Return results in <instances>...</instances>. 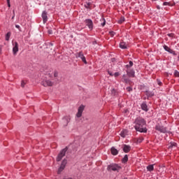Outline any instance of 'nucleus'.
<instances>
[{"label":"nucleus","mask_w":179,"mask_h":179,"mask_svg":"<svg viewBox=\"0 0 179 179\" xmlns=\"http://www.w3.org/2000/svg\"><path fill=\"white\" fill-rule=\"evenodd\" d=\"M81 59L83 62H84L85 64H87V62L86 61V57L85 56L81 57Z\"/></svg>","instance_id":"nucleus-29"},{"label":"nucleus","mask_w":179,"mask_h":179,"mask_svg":"<svg viewBox=\"0 0 179 179\" xmlns=\"http://www.w3.org/2000/svg\"><path fill=\"white\" fill-rule=\"evenodd\" d=\"M24 85H26V83H24V80H22L21 87H24Z\"/></svg>","instance_id":"nucleus-34"},{"label":"nucleus","mask_w":179,"mask_h":179,"mask_svg":"<svg viewBox=\"0 0 179 179\" xmlns=\"http://www.w3.org/2000/svg\"><path fill=\"white\" fill-rule=\"evenodd\" d=\"M174 76H176V78H179V72H178V71H177V70L175 71Z\"/></svg>","instance_id":"nucleus-28"},{"label":"nucleus","mask_w":179,"mask_h":179,"mask_svg":"<svg viewBox=\"0 0 179 179\" xmlns=\"http://www.w3.org/2000/svg\"><path fill=\"white\" fill-rule=\"evenodd\" d=\"M124 113H128V109H126V110H124Z\"/></svg>","instance_id":"nucleus-50"},{"label":"nucleus","mask_w":179,"mask_h":179,"mask_svg":"<svg viewBox=\"0 0 179 179\" xmlns=\"http://www.w3.org/2000/svg\"><path fill=\"white\" fill-rule=\"evenodd\" d=\"M12 19H15V10H13V15L12 17Z\"/></svg>","instance_id":"nucleus-45"},{"label":"nucleus","mask_w":179,"mask_h":179,"mask_svg":"<svg viewBox=\"0 0 179 179\" xmlns=\"http://www.w3.org/2000/svg\"><path fill=\"white\" fill-rule=\"evenodd\" d=\"M129 64H127L126 66L127 68H131V66H133V65H134V62H132V61H129Z\"/></svg>","instance_id":"nucleus-25"},{"label":"nucleus","mask_w":179,"mask_h":179,"mask_svg":"<svg viewBox=\"0 0 179 179\" xmlns=\"http://www.w3.org/2000/svg\"><path fill=\"white\" fill-rule=\"evenodd\" d=\"M109 34H110L111 37H114V35L115 34V32L111 31L109 32Z\"/></svg>","instance_id":"nucleus-33"},{"label":"nucleus","mask_w":179,"mask_h":179,"mask_svg":"<svg viewBox=\"0 0 179 179\" xmlns=\"http://www.w3.org/2000/svg\"><path fill=\"white\" fill-rule=\"evenodd\" d=\"M123 78H125V75L123 76Z\"/></svg>","instance_id":"nucleus-54"},{"label":"nucleus","mask_w":179,"mask_h":179,"mask_svg":"<svg viewBox=\"0 0 179 179\" xmlns=\"http://www.w3.org/2000/svg\"><path fill=\"white\" fill-rule=\"evenodd\" d=\"M66 152L67 154L72 153V150L69 148V147H66L62 150L57 157V162H61V160H62V157L66 155Z\"/></svg>","instance_id":"nucleus-2"},{"label":"nucleus","mask_w":179,"mask_h":179,"mask_svg":"<svg viewBox=\"0 0 179 179\" xmlns=\"http://www.w3.org/2000/svg\"><path fill=\"white\" fill-rule=\"evenodd\" d=\"M63 179H72V178H64Z\"/></svg>","instance_id":"nucleus-49"},{"label":"nucleus","mask_w":179,"mask_h":179,"mask_svg":"<svg viewBox=\"0 0 179 179\" xmlns=\"http://www.w3.org/2000/svg\"><path fill=\"white\" fill-rule=\"evenodd\" d=\"M108 171H120L121 170V166L116 164H112L108 166Z\"/></svg>","instance_id":"nucleus-3"},{"label":"nucleus","mask_w":179,"mask_h":179,"mask_svg":"<svg viewBox=\"0 0 179 179\" xmlns=\"http://www.w3.org/2000/svg\"><path fill=\"white\" fill-rule=\"evenodd\" d=\"M164 49L165 50V51H167V52H169V54H173V55H177V54L176 53V52L174 50H173L172 49H171L170 48H169V46L164 45Z\"/></svg>","instance_id":"nucleus-10"},{"label":"nucleus","mask_w":179,"mask_h":179,"mask_svg":"<svg viewBox=\"0 0 179 179\" xmlns=\"http://www.w3.org/2000/svg\"><path fill=\"white\" fill-rule=\"evenodd\" d=\"M110 151L111 154L113 155V156H117V155H118V150L115 149V147H112Z\"/></svg>","instance_id":"nucleus-15"},{"label":"nucleus","mask_w":179,"mask_h":179,"mask_svg":"<svg viewBox=\"0 0 179 179\" xmlns=\"http://www.w3.org/2000/svg\"><path fill=\"white\" fill-rule=\"evenodd\" d=\"M90 5H92V3H87L86 4H85V8H86L87 9H90Z\"/></svg>","instance_id":"nucleus-24"},{"label":"nucleus","mask_w":179,"mask_h":179,"mask_svg":"<svg viewBox=\"0 0 179 179\" xmlns=\"http://www.w3.org/2000/svg\"><path fill=\"white\" fill-rule=\"evenodd\" d=\"M130 150H131V146L125 144L123 145V152H124V153H128V152H129Z\"/></svg>","instance_id":"nucleus-14"},{"label":"nucleus","mask_w":179,"mask_h":179,"mask_svg":"<svg viewBox=\"0 0 179 179\" xmlns=\"http://www.w3.org/2000/svg\"><path fill=\"white\" fill-rule=\"evenodd\" d=\"M84 56L85 55H83V52H80L76 54V58H80V59L83 58Z\"/></svg>","instance_id":"nucleus-18"},{"label":"nucleus","mask_w":179,"mask_h":179,"mask_svg":"<svg viewBox=\"0 0 179 179\" xmlns=\"http://www.w3.org/2000/svg\"><path fill=\"white\" fill-rule=\"evenodd\" d=\"M157 9H160V6H157Z\"/></svg>","instance_id":"nucleus-52"},{"label":"nucleus","mask_w":179,"mask_h":179,"mask_svg":"<svg viewBox=\"0 0 179 179\" xmlns=\"http://www.w3.org/2000/svg\"><path fill=\"white\" fill-rule=\"evenodd\" d=\"M8 8H10V0H6Z\"/></svg>","instance_id":"nucleus-37"},{"label":"nucleus","mask_w":179,"mask_h":179,"mask_svg":"<svg viewBox=\"0 0 179 179\" xmlns=\"http://www.w3.org/2000/svg\"><path fill=\"white\" fill-rule=\"evenodd\" d=\"M49 45H50L51 47H52V45H54V43H49Z\"/></svg>","instance_id":"nucleus-47"},{"label":"nucleus","mask_w":179,"mask_h":179,"mask_svg":"<svg viewBox=\"0 0 179 179\" xmlns=\"http://www.w3.org/2000/svg\"><path fill=\"white\" fill-rule=\"evenodd\" d=\"M152 1H157V0H152Z\"/></svg>","instance_id":"nucleus-55"},{"label":"nucleus","mask_w":179,"mask_h":179,"mask_svg":"<svg viewBox=\"0 0 179 179\" xmlns=\"http://www.w3.org/2000/svg\"><path fill=\"white\" fill-rule=\"evenodd\" d=\"M113 75H114L115 78H117V77L120 76V73L116 72Z\"/></svg>","instance_id":"nucleus-36"},{"label":"nucleus","mask_w":179,"mask_h":179,"mask_svg":"<svg viewBox=\"0 0 179 179\" xmlns=\"http://www.w3.org/2000/svg\"><path fill=\"white\" fill-rule=\"evenodd\" d=\"M127 134L128 130L127 129H124L120 132V136H122V138H125V136H127Z\"/></svg>","instance_id":"nucleus-17"},{"label":"nucleus","mask_w":179,"mask_h":179,"mask_svg":"<svg viewBox=\"0 0 179 179\" xmlns=\"http://www.w3.org/2000/svg\"><path fill=\"white\" fill-rule=\"evenodd\" d=\"M13 44V55H16L17 52H19V43H17V41H12Z\"/></svg>","instance_id":"nucleus-4"},{"label":"nucleus","mask_w":179,"mask_h":179,"mask_svg":"<svg viewBox=\"0 0 179 179\" xmlns=\"http://www.w3.org/2000/svg\"><path fill=\"white\" fill-rule=\"evenodd\" d=\"M122 163H127L128 162V155H125L122 159Z\"/></svg>","instance_id":"nucleus-20"},{"label":"nucleus","mask_w":179,"mask_h":179,"mask_svg":"<svg viewBox=\"0 0 179 179\" xmlns=\"http://www.w3.org/2000/svg\"><path fill=\"white\" fill-rule=\"evenodd\" d=\"M42 18L43 20V23H47L48 20V17L47 16V11H43L42 13Z\"/></svg>","instance_id":"nucleus-13"},{"label":"nucleus","mask_w":179,"mask_h":179,"mask_svg":"<svg viewBox=\"0 0 179 179\" xmlns=\"http://www.w3.org/2000/svg\"><path fill=\"white\" fill-rule=\"evenodd\" d=\"M71 122V116H65L63 117V125L64 127H68V124Z\"/></svg>","instance_id":"nucleus-9"},{"label":"nucleus","mask_w":179,"mask_h":179,"mask_svg":"<svg viewBox=\"0 0 179 179\" xmlns=\"http://www.w3.org/2000/svg\"><path fill=\"white\" fill-rule=\"evenodd\" d=\"M111 94L113 96H115V89H113L112 91H111Z\"/></svg>","instance_id":"nucleus-35"},{"label":"nucleus","mask_w":179,"mask_h":179,"mask_svg":"<svg viewBox=\"0 0 179 179\" xmlns=\"http://www.w3.org/2000/svg\"><path fill=\"white\" fill-rule=\"evenodd\" d=\"M42 86H44V87H47L48 86H52L54 83L51 82L50 80H45L41 82Z\"/></svg>","instance_id":"nucleus-8"},{"label":"nucleus","mask_w":179,"mask_h":179,"mask_svg":"<svg viewBox=\"0 0 179 179\" xmlns=\"http://www.w3.org/2000/svg\"><path fill=\"white\" fill-rule=\"evenodd\" d=\"M173 146H177V143H171V145H169V148H173Z\"/></svg>","instance_id":"nucleus-32"},{"label":"nucleus","mask_w":179,"mask_h":179,"mask_svg":"<svg viewBox=\"0 0 179 179\" xmlns=\"http://www.w3.org/2000/svg\"><path fill=\"white\" fill-rule=\"evenodd\" d=\"M124 81L126 82V83H128V79H124Z\"/></svg>","instance_id":"nucleus-48"},{"label":"nucleus","mask_w":179,"mask_h":179,"mask_svg":"<svg viewBox=\"0 0 179 179\" xmlns=\"http://www.w3.org/2000/svg\"><path fill=\"white\" fill-rule=\"evenodd\" d=\"M171 34H168V36H171Z\"/></svg>","instance_id":"nucleus-53"},{"label":"nucleus","mask_w":179,"mask_h":179,"mask_svg":"<svg viewBox=\"0 0 179 179\" xmlns=\"http://www.w3.org/2000/svg\"><path fill=\"white\" fill-rule=\"evenodd\" d=\"M81 59L83 62H84L85 64H87V62L86 61V57L85 56L81 57Z\"/></svg>","instance_id":"nucleus-30"},{"label":"nucleus","mask_w":179,"mask_h":179,"mask_svg":"<svg viewBox=\"0 0 179 179\" xmlns=\"http://www.w3.org/2000/svg\"><path fill=\"white\" fill-rule=\"evenodd\" d=\"M147 170L148 171H153L154 170L153 165H149L148 166H147Z\"/></svg>","instance_id":"nucleus-22"},{"label":"nucleus","mask_w":179,"mask_h":179,"mask_svg":"<svg viewBox=\"0 0 179 179\" xmlns=\"http://www.w3.org/2000/svg\"><path fill=\"white\" fill-rule=\"evenodd\" d=\"M78 151V149H74L73 150V152H77Z\"/></svg>","instance_id":"nucleus-51"},{"label":"nucleus","mask_w":179,"mask_h":179,"mask_svg":"<svg viewBox=\"0 0 179 179\" xmlns=\"http://www.w3.org/2000/svg\"><path fill=\"white\" fill-rule=\"evenodd\" d=\"M85 24L89 27V29H93V21L92 20H85Z\"/></svg>","instance_id":"nucleus-11"},{"label":"nucleus","mask_w":179,"mask_h":179,"mask_svg":"<svg viewBox=\"0 0 179 179\" xmlns=\"http://www.w3.org/2000/svg\"><path fill=\"white\" fill-rule=\"evenodd\" d=\"M127 92H132V87H127Z\"/></svg>","instance_id":"nucleus-38"},{"label":"nucleus","mask_w":179,"mask_h":179,"mask_svg":"<svg viewBox=\"0 0 179 179\" xmlns=\"http://www.w3.org/2000/svg\"><path fill=\"white\" fill-rule=\"evenodd\" d=\"M138 143H141L142 142V138H139L137 140Z\"/></svg>","instance_id":"nucleus-43"},{"label":"nucleus","mask_w":179,"mask_h":179,"mask_svg":"<svg viewBox=\"0 0 179 179\" xmlns=\"http://www.w3.org/2000/svg\"><path fill=\"white\" fill-rule=\"evenodd\" d=\"M16 29H18L20 30V31H22V30H20V26L19 25H15Z\"/></svg>","instance_id":"nucleus-41"},{"label":"nucleus","mask_w":179,"mask_h":179,"mask_svg":"<svg viewBox=\"0 0 179 179\" xmlns=\"http://www.w3.org/2000/svg\"><path fill=\"white\" fill-rule=\"evenodd\" d=\"M134 128L136 131L143 133L148 132V129H146V120H145V119H143V117H136L134 121Z\"/></svg>","instance_id":"nucleus-1"},{"label":"nucleus","mask_w":179,"mask_h":179,"mask_svg":"<svg viewBox=\"0 0 179 179\" xmlns=\"http://www.w3.org/2000/svg\"><path fill=\"white\" fill-rule=\"evenodd\" d=\"M68 163V162L66 161V159H64L62 162V164L60 165V167L58 169L57 171V174H61V172L64 170V169H65V166H66V164Z\"/></svg>","instance_id":"nucleus-6"},{"label":"nucleus","mask_w":179,"mask_h":179,"mask_svg":"<svg viewBox=\"0 0 179 179\" xmlns=\"http://www.w3.org/2000/svg\"><path fill=\"white\" fill-rule=\"evenodd\" d=\"M127 43H125V42H121L120 43V48H122V50H125V49H127Z\"/></svg>","instance_id":"nucleus-19"},{"label":"nucleus","mask_w":179,"mask_h":179,"mask_svg":"<svg viewBox=\"0 0 179 179\" xmlns=\"http://www.w3.org/2000/svg\"><path fill=\"white\" fill-rule=\"evenodd\" d=\"M155 129H156V131L162 132V134H166V132H167V128H166L164 126H162L160 124L156 125Z\"/></svg>","instance_id":"nucleus-5"},{"label":"nucleus","mask_w":179,"mask_h":179,"mask_svg":"<svg viewBox=\"0 0 179 179\" xmlns=\"http://www.w3.org/2000/svg\"><path fill=\"white\" fill-rule=\"evenodd\" d=\"M141 108L143 110V111H148L149 109L148 108V105L146 104V102H143L141 104Z\"/></svg>","instance_id":"nucleus-16"},{"label":"nucleus","mask_w":179,"mask_h":179,"mask_svg":"<svg viewBox=\"0 0 179 179\" xmlns=\"http://www.w3.org/2000/svg\"><path fill=\"white\" fill-rule=\"evenodd\" d=\"M101 20H102V23L101 24V26L103 27H104V26H106V19H104V18H101Z\"/></svg>","instance_id":"nucleus-27"},{"label":"nucleus","mask_w":179,"mask_h":179,"mask_svg":"<svg viewBox=\"0 0 179 179\" xmlns=\"http://www.w3.org/2000/svg\"><path fill=\"white\" fill-rule=\"evenodd\" d=\"M9 38H10V32H8L6 34V41H9Z\"/></svg>","instance_id":"nucleus-23"},{"label":"nucleus","mask_w":179,"mask_h":179,"mask_svg":"<svg viewBox=\"0 0 179 179\" xmlns=\"http://www.w3.org/2000/svg\"><path fill=\"white\" fill-rule=\"evenodd\" d=\"M127 73L128 76L135 78V71L133 69H127Z\"/></svg>","instance_id":"nucleus-12"},{"label":"nucleus","mask_w":179,"mask_h":179,"mask_svg":"<svg viewBox=\"0 0 179 179\" xmlns=\"http://www.w3.org/2000/svg\"><path fill=\"white\" fill-rule=\"evenodd\" d=\"M164 6H173V4H171V3L170 2H164L163 3Z\"/></svg>","instance_id":"nucleus-26"},{"label":"nucleus","mask_w":179,"mask_h":179,"mask_svg":"<svg viewBox=\"0 0 179 179\" xmlns=\"http://www.w3.org/2000/svg\"><path fill=\"white\" fill-rule=\"evenodd\" d=\"M48 34H52V30L49 29V30L48 31Z\"/></svg>","instance_id":"nucleus-42"},{"label":"nucleus","mask_w":179,"mask_h":179,"mask_svg":"<svg viewBox=\"0 0 179 179\" xmlns=\"http://www.w3.org/2000/svg\"><path fill=\"white\" fill-rule=\"evenodd\" d=\"M124 22H125V17H121L120 20H118L119 24L124 23Z\"/></svg>","instance_id":"nucleus-21"},{"label":"nucleus","mask_w":179,"mask_h":179,"mask_svg":"<svg viewBox=\"0 0 179 179\" xmlns=\"http://www.w3.org/2000/svg\"><path fill=\"white\" fill-rule=\"evenodd\" d=\"M83 110H85V106L83 105L80 106L78 108V113L76 114V117H78V118H80V117H82V113H83Z\"/></svg>","instance_id":"nucleus-7"},{"label":"nucleus","mask_w":179,"mask_h":179,"mask_svg":"<svg viewBox=\"0 0 179 179\" xmlns=\"http://www.w3.org/2000/svg\"><path fill=\"white\" fill-rule=\"evenodd\" d=\"M55 78H57L58 76V72L55 71L54 73Z\"/></svg>","instance_id":"nucleus-40"},{"label":"nucleus","mask_w":179,"mask_h":179,"mask_svg":"<svg viewBox=\"0 0 179 179\" xmlns=\"http://www.w3.org/2000/svg\"><path fill=\"white\" fill-rule=\"evenodd\" d=\"M157 85H159V86H162L163 85V83H162V81H160V80L157 79Z\"/></svg>","instance_id":"nucleus-31"},{"label":"nucleus","mask_w":179,"mask_h":179,"mask_svg":"<svg viewBox=\"0 0 179 179\" xmlns=\"http://www.w3.org/2000/svg\"><path fill=\"white\" fill-rule=\"evenodd\" d=\"M0 54H2V46H0Z\"/></svg>","instance_id":"nucleus-44"},{"label":"nucleus","mask_w":179,"mask_h":179,"mask_svg":"<svg viewBox=\"0 0 179 179\" xmlns=\"http://www.w3.org/2000/svg\"><path fill=\"white\" fill-rule=\"evenodd\" d=\"M108 73L110 76H114V74L111 71H108Z\"/></svg>","instance_id":"nucleus-39"},{"label":"nucleus","mask_w":179,"mask_h":179,"mask_svg":"<svg viewBox=\"0 0 179 179\" xmlns=\"http://www.w3.org/2000/svg\"><path fill=\"white\" fill-rule=\"evenodd\" d=\"M111 61H112V62H115V58H112Z\"/></svg>","instance_id":"nucleus-46"}]
</instances>
